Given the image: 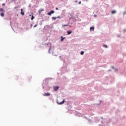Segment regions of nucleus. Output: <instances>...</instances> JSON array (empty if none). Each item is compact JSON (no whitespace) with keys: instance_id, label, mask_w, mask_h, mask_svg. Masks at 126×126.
<instances>
[{"instance_id":"nucleus-6","label":"nucleus","mask_w":126,"mask_h":126,"mask_svg":"<svg viewBox=\"0 0 126 126\" xmlns=\"http://www.w3.org/2000/svg\"><path fill=\"white\" fill-rule=\"evenodd\" d=\"M112 14H116L117 13V11L116 10H113L111 11Z\"/></svg>"},{"instance_id":"nucleus-23","label":"nucleus","mask_w":126,"mask_h":126,"mask_svg":"<svg viewBox=\"0 0 126 126\" xmlns=\"http://www.w3.org/2000/svg\"><path fill=\"white\" fill-rule=\"evenodd\" d=\"M79 4H81V1H80V2H79Z\"/></svg>"},{"instance_id":"nucleus-26","label":"nucleus","mask_w":126,"mask_h":126,"mask_svg":"<svg viewBox=\"0 0 126 126\" xmlns=\"http://www.w3.org/2000/svg\"><path fill=\"white\" fill-rule=\"evenodd\" d=\"M75 2H77V1H76Z\"/></svg>"},{"instance_id":"nucleus-13","label":"nucleus","mask_w":126,"mask_h":126,"mask_svg":"<svg viewBox=\"0 0 126 126\" xmlns=\"http://www.w3.org/2000/svg\"><path fill=\"white\" fill-rule=\"evenodd\" d=\"M126 11H124L123 12V16H124L125 15H126Z\"/></svg>"},{"instance_id":"nucleus-5","label":"nucleus","mask_w":126,"mask_h":126,"mask_svg":"<svg viewBox=\"0 0 126 126\" xmlns=\"http://www.w3.org/2000/svg\"><path fill=\"white\" fill-rule=\"evenodd\" d=\"M67 35H70L71 33H72V31L71 30H69L67 31Z\"/></svg>"},{"instance_id":"nucleus-24","label":"nucleus","mask_w":126,"mask_h":126,"mask_svg":"<svg viewBox=\"0 0 126 126\" xmlns=\"http://www.w3.org/2000/svg\"><path fill=\"white\" fill-rule=\"evenodd\" d=\"M2 5H3V6H4V5H5V3H3V4H2Z\"/></svg>"},{"instance_id":"nucleus-25","label":"nucleus","mask_w":126,"mask_h":126,"mask_svg":"<svg viewBox=\"0 0 126 126\" xmlns=\"http://www.w3.org/2000/svg\"><path fill=\"white\" fill-rule=\"evenodd\" d=\"M59 9L58 8H56V10H58Z\"/></svg>"},{"instance_id":"nucleus-15","label":"nucleus","mask_w":126,"mask_h":126,"mask_svg":"<svg viewBox=\"0 0 126 126\" xmlns=\"http://www.w3.org/2000/svg\"><path fill=\"white\" fill-rule=\"evenodd\" d=\"M65 26H68V25H62V27H65Z\"/></svg>"},{"instance_id":"nucleus-1","label":"nucleus","mask_w":126,"mask_h":126,"mask_svg":"<svg viewBox=\"0 0 126 126\" xmlns=\"http://www.w3.org/2000/svg\"><path fill=\"white\" fill-rule=\"evenodd\" d=\"M111 68H112L113 70H114V71H115V72H117V71H118V68H115V67H114V66H111Z\"/></svg>"},{"instance_id":"nucleus-7","label":"nucleus","mask_w":126,"mask_h":126,"mask_svg":"<svg viewBox=\"0 0 126 126\" xmlns=\"http://www.w3.org/2000/svg\"><path fill=\"white\" fill-rule=\"evenodd\" d=\"M94 29H95V28L94 27H91L90 28V31H94Z\"/></svg>"},{"instance_id":"nucleus-20","label":"nucleus","mask_w":126,"mask_h":126,"mask_svg":"<svg viewBox=\"0 0 126 126\" xmlns=\"http://www.w3.org/2000/svg\"><path fill=\"white\" fill-rule=\"evenodd\" d=\"M117 37H118V38H120V37H121V35H118Z\"/></svg>"},{"instance_id":"nucleus-22","label":"nucleus","mask_w":126,"mask_h":126,"mask_svg":"<svg viewBox=\"0 0 126 126\" xmlns=\"http://www.w3.org/2000/svg\"><path fill=\"white\" fill-rule=\"evenodd\" d=\"M37 26H38V25H35L34 26V27H37Z\"/></svg>"},{"instance_id":"nucleus-8","label":"nucleus","mask_w":126,"mask_h":126,"mask_svg":"<svg viewBox=\"0 0 126 126\" xmlns=\"http://www.w3.org/2000/svg\"><path fill=\"white\" fill-rule=\"evenodd\" d=\"M21 15H24V12H23V9H21Z\"/></svg>"},{"instance_id":"nucleus-16","label":"nucleus","mask_w":126,"mask_h":126,"mask_svg":"<svg viewBox=\"0 0 126 126\" xmlns=\"http://www.w3.org/2000/svg\"><path fill=\"white\" fill-rule=\"evenodd\" d=\"M103 47L104 48H108V46H107V45H103Z\"/></svg>"},{"instance_id":"nucleus-2","label":"nucleus","mask_w":126,"mask_h":126,"mask_svg":"<svg viewBox=\"0 0 126 126\" xmlns=\"http://www.w3.org/2000/svg\"><path fill=\"white\" fill-rule=\"evenodd\" d=\"M53 13H55V11L52 10L50 12L48 13V15L51 16L52 15V14H53Z\"/></svg>"},{"instance_id":"nucleus-4","label":"nucleus","mask_w":126,"mask_h":126,"mask_svg":"<svg viewBox=\"0 0 126 126\" xmlns=\"http://www.w3.org/2000/svg\"><path fill=\"white\" fill-rule=\"evenodd\" d=\"M50 95H51V94H50V93H45L44 94H43V96H50Z\"/></svg>"},{"instance_id":"nucleus-10","label":"nucleus","mask_w":126,"mask_h":126,"mask_svg":"<svg viewBox=\"0 0 126 126\" xmlns=\"http://www.w3.org/2000/svg\"><path fill=\"white\" fill-rule=\"evenodd\" d=\"M64 102H65L64 99H63V100L62 102L59 103V104L62 105V104H64Z\"/></svg>"},{"instance_id":"nucleus-27","label":"nucleus","mask_w":126,"mask_h":126,"mask_svg":"<svg viewBox=\"0 0 126 126\" xmlns=\"http://www.w3.org/2000/svg\"><path fill=\"white\" fill-rule=\"evenodd\" d=\"M30 16H31V15H30Z\"/></svg>"},{"instance_id":"nucleus-21","label":"nucleus","mask_w":126,"mask_h":126,"mask_svg":"<svg viewBox=\"0 0 126 126\" xmlns=\"http://www.w3.org/2000/svg\"><path fill=\"white\" fill-rule=\"evenodd\" d=\"M57 18H59V19H60V18H61V17H60V16H58V17H56V19H57Z\"/></svg>"},{"instance_id":"nucleus-28","label":"nucleus","mask_w":126,"mask_h":126,"mask_svg":"<svg viewBox=\"0 0 126 126\" xmlns=\"http://www.w3.org/2000/svg\"><path fill=\"white\" fill-rule=\"evenodd\" d=\"M49 51H50V49H49Z\"/></svg>"},{"instance_id":"nucleus-17","label":"nucleus","mask_w":126,"mask_h":126,"mask_svg":"<svg viewBox=\"0 0 126 126\" xmlns=\"http://www.w3.org/2000/svg\"><path fill=\"white\" fill-rule=\"evenodd\" d=\"M84 52L83 51L81 52V55H84Z\"/></svg>"},{"instance_id":"nucleus-19","label":"nucleus","mask_w":126,"mask_h":126,"mask_svg":"<svg viewBox=\"0 0 126 126\" xmlns=\"http://www.w3.org/2000/svg\"><path fill=\"white\" fill-rule=\"evenodd\" d=\"M0 11H3V9L1 8V9H0Z\"/></svg>"},{"instance_id":"nucleus-14","label":"nucleus","mask_w":126,"mask_h":126,"mask_svg":"<svg viewBox=\"0 0 126 126\" xmlns=\"http://www.w3.org/2000/svg\"><path fill=\"white\" fill-rule=\"evenodd\" d=\"M1 16H2V17H3L4 16V14L3 13H1Z\"/></svg>"},{"instance_id":"nucleus-9","label":"nucleus","mask_w":126,"mask_h":126,"mask_svg":"<svg viewBox=\"0 0 126 126\" xmlns=\"http://www.w3.org/2000/svg\"><path fill=\"white\" fill-rule=\"evenodd\" d=\"M61 42H63V40L64 39H65V37H63V36H61Z\"/></svg>"},{"instance_id":"nucleus-12","label":"nucleus","mask_w":126,"mask_h":126,"mask_svg":"<svg viewBox=\"0 0 126 126\" xmlns=\"http://www.w3.org/2000/svg\"><path fill=\"white\" fill-rule=\"evenodd\" d=\"M31 20H33V19H35V17L33 15H32V18H31Z\"/></svg>"},{"instance_id":"nucleus-11","label":"nucleus","mask_w":126,"mask_h":126,"mask_svg":"<svg viewBox=\"0 0 126 126\" xmlns=\"http://www.w3.org/2000/svg\"><path fill=\"white\" fill-rule=\"evenodd\" d=\"M52 20H56V19H57V17H52Z\"/></svg>"},{"instance_id":"nucleus-3","label":"nucleus","mask_w":126,"mask_h":126,"mask_svg":"<svg viewBox=\"0 0 126 126\" xmlns=\"http://www.w3.org/2000/svg\"><path fill=\"white\" fill-rule=\"evenodd\" d=\"M53 89H54V91H57L59 89V86H54L53 87Z\"/></svg>"},{"instance_id":"nucleus-18","label":"nucleus","mask_w":126,"mask_h":126,"mask_svg":"<svg viewBox=\"0 0 126 126\" xmlns=\"http://www.w3.org/2000/svg\"><path fill=\"white\" fill-rule=\"evenodd\" d=\"M125 32H126V31L125 29H124V30H123V33H125Z\"/></svg>"}]
</instances>
